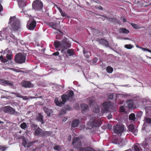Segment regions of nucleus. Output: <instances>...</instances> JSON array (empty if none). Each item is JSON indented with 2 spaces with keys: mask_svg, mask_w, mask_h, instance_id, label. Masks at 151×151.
<instances>
[{
  "mask_svg": "<svg viewBox=\"0 0 151 151\" xmlns=\"http://www.w3.org/2000/svg\"><path fill=\"white\" fill-rule=\"evenodd\" d=\"M7 60H6V59H4L3 61L2 62H4V63H6V62H7Z\"/></svg>",
  "mask_w": 151,
  "mask_h": 151,
  "instance_id": "nucleus-58",
  "label": "nucleus"
},
{
  "mask_svg": "<svg viewBox=\"0 0 151 151\" xmlns=\"http://www.w3.org/2000/svg\"><path fill=\"white\" fill-rule=\"evenodd\" d=\"M44 111L48 116H50L52 113V111L48 108L45 107L44 108Z\"/></svg>",
  "mask_w": 151,
  "mask_h": 151,
  "instance_id": "nucleus-23",
  "label": "nucleus"
},
{
  "mask_svg": "<svg viewBox=\"0 0 151 151\" xmlns=\"http://www.w3.org/2000/svg\"><path fill=\"white\" fill-rule=\"evenodd\" d=\"M32 129L35 130V135H41L42 129L37 127V126L35 124H33L32 126Z\"/></svg>",
  "mask_w": 151,
  "mask_h": 151,
  "instance_id": "nucleus-11",
  "label": "nucleus"
},
{
  "mask_svg": "<svg viewBox=\"0 0 151 151\" xmlns=\"http://www.w3.org/2000/svg\"><path fill=\"white\" fill-rule=\"evenodd\" d=\"M73 144L75 147L78 148H79L81 145V141L77 137H75L73 139Z\"/></svg>",
  "mask_w": 151,
  "mask_h": 151,
  "instance_id": "nucleus-13",
  "label": "nucleus"
},
{
  "mask_svg": "<svg viewBox=\"0 0 151 151\" xmlns=\"http://www.w3.org/2000/svg\"><path fill=\"white\" fill-rule=\"evenodd\" d=\"M23 142L22 143V145L24 147H28V145H27V142L26 141L25 139H23Z\"/></svg>",
  "mask_w": 151,
  "mask_h": 151,
  "instance_id": "nucleus-39",
  "label": "nucleus"
},
{
  "mask_svg": "<svg viewBox=\"0 0 151 151\" xmlns=\"http://www.w3.org/2000/svg\"><path fill=\"white\" fill-rule=\"evenodd\" d=\"M109 99H111L113 98V95L112 94H110L108 96Z\"/></svg>",
  "mask_w": 151,
  "mask_h": 151,
  "instance_id": "nucleus-44",
  "label": "nucleus"
},
{
  "mask_svg": "<svg viewBox=\"0 0 151 151\" xmlns=\"http://www.w3.org/2000/svg\"><path fill=\"white\" fill-rule=\"evenodd\" d=\"M100 42L101 43H102L103 44L105 45L106 46H108V42H107V41H106L104 39H101V40Z\"/></svg>",
  "mask_w": 151,
  "mask_h": 151,
  "instance_id": "nucleus-30",
  "label": "nucleus"
},
{
  "mask_svg": "<svg viewBox=\"0 0 151 151\" xmlns=\"http://www.w3.org/2000/svg\"><path fill=\"white\" fill-rule=\"evenodd\" d=\"M107 72L109 73H111L113 71V68L111 66H108L106 68Z\"/></svg>",
  "mask_w": 151,
  "mask_h": 151,
  "instance_id": "nucleus-27",
  "label": "nucleus"
},
{
  "mask_svg": "<svg viewBox=\"0 0 151 151\" xmlns=\"http://www.w3.org/2000/svg\"><path fill=\"white\" fill-rule=\"evenodd\" d=\"M128 128L129 130L133 133L134 135H137L138 130L136 128H135L133 125H129V126Z\"/></svg>",
  "mask_w": 151,
  "mask_h": 151,
  "instance_id": "nucleus-18",
  "label": "nucleus"
},
{
  "mask_svg": "<svg viewBox=\"0 0 151 151\" xmlns=\"http://www.w3.org/2000/svg\"><path fill=\"white\" fill-rule=\"evenodd\" d=\"M27 124L25 122L22 123L20 125L21 127L23 129H25L27 127Z\"/></svg>",
  "mask_w": 151,
  "mask_h": 151,
  "instance_id": "nucleus-37",
  "label": "nucleus"
},
{
  "mask_svg": "<svg viewBox=\"0 0 151 151\" xmlns=\"http://www.w3.org/2000/svg\"><path fill=\"white\" fill-rule=\"evenodd\" d=\"M2 2V0H0V3H1ZM3 8L2 6L1 5V4H0V12L2 11L3 10Z\"/></svg>",
  "mask_w": 151,
  "mask_h": 151,
  "instance_id": "nucleus-45",
  "label": "nucleus"
},
{
  "mask_svg": "<svg viewBox=\"0 0 151 151\" xmlns=\"http://www.w3.org/2000/svg\"><path fill=\"white\" fill-rule=\"evenodd\" d=\"M29 19L27 26L28 29L33 30L36 25V22L32 16H29Z\"/></svg>",
  "mask_w": 151,
  "mask_h": 151,
  "instance_id": "nucleus-5",
  "label": "nucleus"
},
{
  "mask_svg": "<svg viewBox=\"0 0 151 151\" xmlns=\"http://www.w3.org/2000/svg\"><path fill=\"white\" fill-rule=\"evenodd\" d=\"M71 138H72V137H71V135H69L68 136V138H67L68 140V141H70L71 140Z\"/></svg>",
  "mask_w": 151,
  "mask_h": 151,
  "instance_id": "nucleus-47",
  "label": "nucleus"
},
{
  "mask_svg": "<svg viewBox=\"0 0 151 151\" xmlns=\"http://www.w3.org/2000/svg\"><path fill=\"white\" fill-rule=\"evenodd\" d=\"M59 52H56L53 54V55H59Z\"/></svg>",
  "mask_w": 151,
  "mask_h": 151,
  "instance_id": "nucleus-50",
  "label": "nucleus"
},
{
  "mask_svg": "<svg viewBox=\"0 0 151 151\" xmlns=\"http://www.w3.org/2000/svg\"><path fill=\"white\" fill-rule=\"evenodd\" d=\"M49 134V132H47L43 131L42 130L41 136L42 137L48 135Z\"/></svg>",
  "mask_w": 151,
  "mask_h": 151,
  "instance_id": "nucleus-33",
  "label": "nucleus"
},
{
  "mask_svg": "<svg viewBox=\"0 0 151 151\" xmlns=\"http://www.w3.org/2000/svg\"><path fill=\"white\" fill-rule=\"evenodd\" d=\"M81 108L83 114H85L89 111L88 106L87 104H81Z\"/></svg>",
  "mask_w": 151,
  "mask_h": 151,
  "instance_id": "nucleus-15",
  "label": "nucleus"
},
{
  "mask_svg": "<svg viewBox=\"0 0 151 151\" xmlns=\"http://www.w3.org/2000/svg\"><path fill=\"white\" fill-rule=\"evenodd\" d=\"M25 56L26 55L24 53H18L15 57V60L18 63H23L25 61Z\"/></svg>",
  "mask_w": 151,
  "mask_h": 151,
  "instance_id": "nucleus-4",
  "label": "nucleus"
},
{
  "mask_svg": "<svg viewBox=\"0 0 151 151\" xmlns=\"http://www.w3.org/2000/svg\"><path fill=\"white\" fill-rule=\"evenodd\" d=\"M83 52L84 55L86 56L87 58H88L90 56V55L88 54V52H86L84 49H83Z\"/></svg>",
  "mask_w": 151,
  "mask_h": 151,
  "instance_id": "nucleus-29",
  "label": "nucleus"
},
{
  "mask_svg": "<svg viewBox=\"0 0 151 151\" xmlns=\"http://www.w3.org/2000/svg\"><path fill=\"white\" fill-rule=\"evenodd\" d=\"M113 105L110 102H106L103 104V108L104 109V112H105L108 111L109 108Z\"/></svg>",
  "mask_w": 151,
  "mask_h": 151,
  "instance_id": "nucleus-12",
  "label": "nucleus"
},
{
  "mask_svg": "<svg viewBox=\"0 0 151 151\" xmlns=\"http://www.w3.org/2000/svg\"><path fill=\"white\" fill-rule=\"evenodd\" d=\"M97 60V59L96 58H95L93 60V61L94 63H95Z\"/></svg>",
  "mask_w": 151,
  "mask_h": 151,
  "instance_id": "nucleus-48",
  "label": "nucleus"
},
{
  "mask_svg": "<svg viewBox=\"0 0 151 151\" xmlns=\"http://www.w3.org/2000/svg\"><path fill=\"white\" fill-rule=\"evenodd\" d=\"M127 104H128V106L129 108H131L133 106L132 102L131 101H128L127 102Z\"/></svg>",
  "mask_w": 151,
  "mask_h": 151,
  "instance_id": "nucleus-32",
  "label": "nucleus"
},
{
  "mask_svg": "<svg viewBox=\"0 0 151 151\" xmlns=\"http://www.w3.org/2000/svg\"><path fill=\"white\" fill-rule=\"evenodd\" d=\"M42 117L43 116L40 114H38L37 116V119L42 124H43V123Z\"/></svg>",
  "mask_w": 151,
  "mask_h": 151,
  "instance_id": "nucleus-25",
  "label": "nucleus"
},
{
  "mask_svg": "<svg viewBox=\"0 0 151 151\" xmlns=\"http://www.w3.org/2000/svg\"><path fill=\"white\" fill-rule=\"evenodd\" d=\"M79 151H95L94 150L88 147L86 148H81Z\"/></svg>",
  "mask_w": 151,
  "mask_h": 151,
  "instance_id": "nucleus-24",
  "label": "nucleus"
},
{
  "mask_svg": "<svg viewBox=\"0 0 151 151\" xmlns=\"http://www.w3.org/2000/svg\"><path fill=\"white\" fill-rule=\"evenodd\" d=\"M6 58L10 60L11 59L12 55H6Z\"/></svg>",
  "mask_w": 151,
  "mask_h": 151,
  "instance_id": "nucleus-46",
  "label": "nucleus"
},
{
  "mask_svg": "<svg viewBox=\"0 0 151 151\" xmlns=\"http://www.w3.org/2000/svg\"><path fill=\"white\" fill-rule=\"evenodd\" d=\"M21 98H22V99H23L24 100H28L30 99L35 98V97H27V96H22Z\"/></svg>",
  "mask_w": 151,
  "mask_h": 151,
  "instance_id": "nucleus-38",
  "label": "nucleus"
},
{
  "mask_svg": "<svg viewBox=\"0 0 151 151\" xmlns=\"http://www.w3.org/2000/svg\"><path fill=\"white\" fill-rule=\"evenodd\" d=\"M21 84L24 88H32L33 87V85L29 81H23Z\"/></svg>",
  "mask_w": 151,
  "mask_h": 151,
  "instance_id": "nucleus-16",
  "label": "nucleus"
},
{
  "mask_svg": "<svg viewBox=\"0 0 151 151\" xmlns=\"http://www.w3.org/2000/svg\"><path fill=\"white\" fill-rule=\"evenodd\" d=\"M117 96L119 97V96H120L121 97H122L123 96V95L122 94H118L117 95Z\"/></svg>",
  "mask_w": 151,
  "mask_h": 151,
  "instance_id": "nucleus-60",
  "label": "nucleus"
},
{
  "mask_svg": "<svg viewBox=\"0 0 151 151\" xmlns=\"http://www.w3.org/2000/svg\"><path fill=\"white\" fill-rule=\"evenodd\" d=\"M32 6L33 8L36 10L41 9L43 6L42 2L40 0H37L33 2Z\"/></svg>",
  "mask_w": 151,
  "mask_h": 151,
  "instance_id": "nucleus-6",
  "label": "nucleus"
},
{
  "mask_svg": "<svg viewBox=\"0 0 151 151\" xmlns=\"http://www.w3.org/2000/svg\"><path fill=\"white\" fill-rule=\"evenodd\" d=\"M147 58H150V59H151V57H148V56H147Z\"/></svg>",
  "mask_w": 151,
  "mask_h": 151,
  "instance_id": "nucleus-64",
  "label": "nucleus"
},
{
  "mask_svg": "<svg viewBox=\"0 0 151 151\" xmlns=\"http://www.w3.org/2000/svg\"><path fill=\"white\" fill-rule=\"evenodd\" d=\"M58 9L60 12L62 16L63 17H67V15L65 13V12L60 7H58Z\"/></svg>",
  "mask_w": 151,
  "mask_h": 151,
  "instance_id": "nucleus-26",
  "label": "nucleus"
},
{
  "mask_svg": "<svg viewBox=\"0 0 151 151\" xmlns=\"http://www.w3.org/2000/svg\"><path fill=\"white\" fill-rule=\"evenodd\" d=\"M10 69L11 70H14V71H16V72H18V71H17V70H16V69H13V68H10Z\"/></svg>",
  "mask_w": 151,
  "mask_h": 151,
  "instance_id": "nucleus-57",
  "label": "nucleus"
},
{
  "mask_svg": "<svg viewBox=\"0 0 151 151\" xmlns=\"http://www.w3.org/2000/svg\"><path fill=\"white\" fill-rule=\"evenodd\" d=\"M148 146L145 142H144L142 144H136L134 146V149L135 151H142V148H146Z\"/></svg>",
  "mask_w": 151,
  "mask_h": 151,
  "instance_id": "nucleus-8",
  "label": "nucleus"
},
{
  "mask_svg": "<svg viewBox=\"0 0 151 151\" xmlns=\"http://www.w3.org/2000/svg\"><path fill=\"white\" fill-rule=\"evenodd\" d=\"M73 95V91H70L69 92V95H68V96H68V98L69 99H68V100L69 99V98L72 97Z\"/></svg>",
  "mask_w": 151,
  "mask_h": 151,
  "instance_id": "nucleus-40",
  "label": "nucleus"
},
{
  "mask_svg": "<svg viewBox=\"0 0 151 151\" xmlns=\"http://www.w3.org/2000/svg\"><path fill=\"white\" fill-rule=\"evenodd\" d=\"M0 84L4 86L7 85L11 86L12 87H14V85L12 83L10 82L9 81L3 79H0Z\"/></svg>",
  "mask_w": 151,
  "mask_h": 151,
  "instance_id": "nucleus-14",
  "label": "nucleus"
},
{
  "mask_svg": "<svg viewBox=\"0 0 151 151\" xmlns=\"http://www.w3.org/2000/svg\"><path fill=\"white\" fill-rule=\"evenodd\" d=\"M3 151H4L6 149L5 147H2L1 148H0Z\"/></svg>",
  "mask_w": 151,
  "mask_h": 151,
  "instance_id": "nucleus-56",
  "label": "nucleus"
},
{
  "mask_svg": "<svg viewBox=\"0 0 151 151\" xmlns=\"http://www.w3.org/2000/svg\"><path fill=\"white\" fill-rule=\"evenodd\" d=\"M98 8L101 10L102 9V8L100 6H99Z\"/></svg>",
  "mask_w": 151,
  "mask_h": 151,
  "instance_id": "nucleus-61",
  "label": "nucleus"
},
{
  "mask_svg": "<svg viewBox=\"0 0 151 151\" xmlns=\"http://www.w3.org/2000/svg\"><path fill=\"white\" fill-rule=\"evenodd\" d=\"M60 22H59L58 23H52V27L54 29H56L58 28V24Z\"/></svg>",
  "mask_w": 151,
  "mask_h": 151,
  "instance_id": "nucleus-36",
  "label": "nucleus"
},
{
  "mask_svg": "<svg viewBox=\"0 0 151 151\" xmlns=\"http://www.w3.org/2000/svg\"><path fill=\"white\" fill-rule=\"evenodd\" d=\"M131 24L132 27L135 29H138L139 28L137 24Z\"/></svg>",
  "mask_w": 151,
  "mask_h": 151,
  "instance_id": "nucleus-41",
  "label": "nucleus"
},
{
  "mask_svg": "<svg viewBox=\"0 0 151 151\" xmlns=\"http://www.w3.org/2000/svg\"><path fill=\"white\" fill-rule=\"evenodd\" d=\"M80 122L78 120H75L72 122L71 126L73 127H76L78 126Z\"/></svg>",
  "mask_w": 151,
  "mask_h": 151,
  "instance_id": "nucleus-22",
  "label": "nucleus"
},
{
  "mask_svg": "<svg viewBox=\"0 0 151 151\" xmlns=\"http://www.w3.org/2000/svg\"><path fill=\"white\" fill-rule=\"evenodd\" d=\"M4 59H3V57L2 56H0V60L2 62L3 61Z\"/></svg>",
  "mask_w": 151,
  "mask_h": 151,
  "instance_id": "nucleus-53",
  "label": "nucleus"
},
{
  "mask_svg": "<svg viewBox=\"0 0 151 151\" xmlns=\"http://www.w3.org/2000/svg\"><path fill=\"white\" fill-rule=\"evenodd\" d=\"M129 119L130 120H134L135 119V116L134 114H131L129 116Z\"/></svg>",
  "mask_w": 151,
  "mask_h": 151,
  "instance_id": "nucleus-35",
  "label": "nucleus"
},
{
  "mask_svg": "<svg viewBox=\"0 0 151 151\" xmlns=\"http://www.w3.org/2000/svg\"><path fill=\"white\" fill-rule=\"evenodd\" d=\"M107 118L109 119H110L112 118V115L111 114H109L108 116H107Z\"/></svg>",
  "mask_w": 151,
  "mask_h": 151,
  "instance_id": "nucleus-49",
  "label": "nucleus"
},
{
  "mask_svg": "<svg viewBox=\"0 0 151 151\" xmlns=\"http://www.w3.org/2000/svg\"><path fill=\"white\" fill-rule=\"evenodd\" d=\"M68 98L66 95H64L62 96V101L60 102L58 98H56L55 100V102L56 104L58 106H60L63 104L67 101L68 100Z\"/></svg>",
  "mask_w": 151,
  "mask_h": 151,
  "instance_id": "nucleus-7",
  "label": "nucleus"
},
{
  "mask_svg": "<svg viewBox=\"0 0 151 151\" xmlns=\"http://www.w3.org/2000/svg\"><path fill=\"white\" fill-rule=\"evenodd\" d=\"M17 96L19 97H22V96L19 94H16Z\"/></svg>",
  "mask_w": 151,
  "mask_h": 151,
  "instance_id": "nucleus-54",
  "label": "nucleus"
},
{
  "mask_svg": "<svg viewBox=\"0 0 151 151\" xmlns=\"http://www.w3.org/2000/svg\"><path fill=\"white\" fill-rule=\"evenodd\" d=\"M140 48L143 51H147V49L145 48H144L140 47Z\"/></svg>",
  "mask_w": 151,
  "mask_h": 151,
  "instance_id": "nucleus-55",
  "label": "nucleus"
},
{
  "mask_svg": "<svg viewBox=\"0 0 151 151\" xmlns=\"http://www.w3.org/2000/svg\"><path fill=\"white\" fill-rule=\"evenodd\" d=\"M67 50V49L66 50V52L65 54L67 52L69 54V56H71L73 55V52L72 49H69L68 50Z\"/></svg>",
  "mask_w": 151,
  "mask_h": 151,
  "instance_id": "nucleus-34",
  "label": "nucleus"
},
{
  "mask_svg": "<svg viewBox=\"0 0 151 151\" xmlns=\"http://www.w3.org/2000/svg\"><path fill=\"white\" fill-rule=\"evenodd\" d=\"M11 37H12V38L14 39V40H17V39L13 35H11L10 36Z\"/></svg>",
  "mask_w": 151,
  "mask_h": 151,
  "instance_id": "nucleus-52",
  "label": "nucleus"
},
{
  "mask_svg": "<svg viewBox=\"0 0 151 151\" xmlns=\"http://www.w3.org/2000/svg\"><path fill=\"white\" fill-rule=\"evenodd\" d=\"M120 111L122 112L124 111V108L123 106H121L120 107Z\"/></svg>",
  "mask_w": 151,
  "mask_h": 151,
  "instance_id": "nucleus-42",
  "label": "nucleus"
},
{
  "mask_svg": "<svg viewBox=\"0 0 151 151\" xmlns=\"http://www.w3.org/2000/svg\"><path fill=\"white\" fill-rule=\"evenodd\" d=\"M113 142L115 144H118L120 146L125 145L127 143V142L125 141V139H121L119 138L116 139V137L114 138Z\"/></svg>",
  "mask_w": 151,
  "mask_h": 151,
  "instance_id": "nucleus-9",
  "label": "nucleus"
},
{
  "mask_svg": "<svg viewBox=\"0 0 151 151\" xmlns=\"http://www.w3.org/2000/svg\"><path fill=\"white\" fill-rule=\"evenodd\" d=\"M115 132L117 134H120L124 130V126L122 125H117L114 127Z\"/></svg>",
  "mask_w": 151,
  "mask_h": 151,
  "instance_id": "nucleus-10",
  "label": "nucleus"
},
{
  "mask_svg": "<svg viewBox=\"0 0 151 151\" xmlns=\"http://www.w3.org/2000/svg\"><path fill=\"white\" fill-rule=\"evenodd\" d=\"M20 8H22L25 6L26 2L24 0H17Z\"/></svg>",
  "mask_w": 151,
  "mask_h": 151,
  "instance_id": "nucleus-19",
  "label": "nucleus"
},
{
  "mask_svg": "<svg viewBox=\"0 0 151 151\" xmlns=\"http://www.w3.org/2000/svg\"><path fill=\"white\" fill-rule=\"evenodd\" d=\"M123 21L124 22H125L127 21V20L126 19H125V18H124L123 19Z\"/></svg>",
  "mask_w": 151,
  "mask_h": 151,
  "instance_id": "nucleus-59",
  "label": "nucleus"
},
{
  "mask_svg": "<svg viewBox=\"0 0 151 151\" xmlns=\"http://www.w3.org/2000/svg\"><path fill=\"white\" fill-rule=\"evenodd\" d=\"M93 111L95 113H98L99 112L100 110L99 106L96 104L94 105V106L92 108Z\"/></svg>",
  "mask_w": 151,
  "mask_h": 151,
  "instance_id": "nucleus-20",
  "label": "nucleus"
},
{
  "mask_svg": "<svg viewBox=\"0 0 151 151\" xmlns=\"http://www.w3.org/2000/svg\"><path fill=\"white\" fill-rule=\"evenodd\" d=\"M54 45L56 48L60 47L61 48V52L63 53L66 52V50L71 47V45L70 41L67 38H64L61 42L58 41H56L54 42Z\"/></svg>",
  "mask_w": 151,
  "mask_h": 151,
  "instance_id": "nucleus-1",
  "label": "nucleus"
},
{
  "mask_svg": "<svg viewBox=\"0 0 151 151\" xmlns=\"http://www.w3.org/2000/svg\"><path fill=\"white\" fill-rule=\"evenodd\" d=\"M2 109L6 113L10 112L12 113L15 111L14 109L9 106L4 107Z\"/></svg>",
  "mask_w": 151,
  "mask_h": 151,
  "instance_id": "nucleus-17",
  "label": "nucleus"
},
{
  "mask_svg": "<svg viewBox=\"0 0 151 151\" xmlns=\"http://www.w3.org/2000/svg\"><path fill=\"white\" fill-rule=\"evenodd\" d=\"M77 108H76V109H78L79 107V105L78 104H76Z\"/></svg>",
  "mask_w": 151,
  "mask_h": 151,
  "instance_id": "nucleus-62",
  "label": "nucleus"
},
{
  "mask_svg": "<svg viewBox=\"0 0 151 151\" xmlns=\"http://www.w3.org/2000/svg\"><path fill=\"white\" fill-rule=\"evenodd\" d=\"M150 50H150L149 49H147V51L150 52Z\"/></svg>",
  "mask_w": 151,
  "mask_h": 151,
  "instance_id": "nucleus-63",
  "label": "nucleus"
},
{
  "mask_svg": "<svg viewBox=\"0 0 151 151\" xmlns=\"http://www.w3.org/2000/svg\"><path fill=\"white\" fill-rule=\"evenodd\" d=\"M119 31L120 33L127 34L129 32V30L125 28H120L119 29Z\"/></svg>",
  "mask_w": 151,
  "mask_h": 151,
  "instance_id": "nucleus-21",
  "label": "nucleus"
},
{
  "mask_svg": "<svg viewBox=\"0 0 151 151\" xmlns=\"http://www.w3.org/2000/svg\"><path fill=\"white\" fill-rule=\"evenodd\" d=\"M151 123V119L147 117H146L145 119V124L146 123L150 124Z\"/></svg>",
  "mask_w": 151,
  "mask_h": 151,
  "instance_id": "nucleus-28",
  "label": "nucleus"
},
{
  "mask_svg": "<svg viewBox=\"0 0 151 151\" xmlns=\"http://www.w3.org/2000/svg\"><path fill=\"white\" fill-rule=\"evenodd\" d=\"M95 101L92 99H91L89 101V104L90 105H92L93 104H94V105L95 104Z\"/></svg>",
  "mask_w": 151,
  "mask_h": 151,
  "instance_id": "nucleus-43",
  "label": "nucleus"
},
{
  "mask_svg": "<svg viewBox=\"0 0 151 151\" xmlns=\"http://www.w3.org/2000/svg\"><path fill=\"white\" fill-rule=\"evenodd\" d=\"M127 49H130L134 47V46L131 44L126 45L124 46Z\"/></svg>",
  "mask_w": 151,
  "mask_h": 151,
  "instance_id": "nucleus-31",
  "label": "nucleus"
},
{
  "mask_svg": "<svg viewBox=\"0 0 151 151\" xmlns=\"http://www.w3.org/2000/svg\"><path fill=\"white\" fill-rule=\"evenodd\" d=\"M9 24L11 30H17L19 28V21L15 17H11Z\"/></svg>",
  "mask_w": 151,
  "mask_h": 151,
  "instance_id": "nucleus-3",
  "label": "nucleus"
},
{
  "mask_svg": "<svg viewBox=\"0 0 151 151\" xmlns=\"http://www.w3.org/2000/svg\"><path fill=\"white\" fill-rule=\"evenodd\" d=\"M54 148L55 150H58L59 148V147L58 146H56Z\"/></svg>",
  "mask_w": 151,
  "mask_h": 151,
  "instance_id": "nucleus-51",
  "label": "nucleus"
},
{
  "mask_svg": "<svg viewBox=\"0 0 151 151\" xmlns=\"http://www.w3.org/2000/svg\"><path fill=\"white\" fill-rule=\"evenodd\" d=\"M89 118L90 120L86 127V129H90L94 127L99 126L100 125V123L97 122V118L93 115L89 116Z\"/></svg>",
  "mask_w": 151,
  "mask_h": 151,
  "instance_id": "nucleus-2",
  "label": "nucleus"
}]
</instances>
